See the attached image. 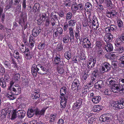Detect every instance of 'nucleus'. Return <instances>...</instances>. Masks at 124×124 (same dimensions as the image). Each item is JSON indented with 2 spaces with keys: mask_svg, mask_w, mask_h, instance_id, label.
<instances>
[{
  "mask_svg": "<svg viewBox=\"0 0 124 124\" xmlns=\"http://www.w3.org/2000/svg\"><path fill=\"white\" fill-rule=\"evenodd\" d=\"M14 83H10L11 86L9 89L11 92H8L6 95L7 97L9 98L10 100H13L15 99L14 95H17L21 92V88L19 85L18 84L13 85Z\"/></svg>",
  "mask_w": 124,
  "mask_h": 124,
  "instance_id": "f257e3e1",
  "label": "nucleus"
},
{
  "mask_svg": "<svg viewBox=\"0 0 124 124\" xmlns=\"http://www.w3.org/2000/svg\"><path fill=\"white\" fill-rule=\"evenodd\" d=\"M66 91L67 88L66 87L63 86L62 87L60 91L61 95L60 98L61 99L60 103L61 109L65 108L66 105L67 99L64 96L66 93Z\"/></svg>",
  "mask_w": 124,
  "mask_h": 124,
  "instance_id": "f03ea898",
  "label": "nucleus"
},
{
  "mask_svg": "<svg viewBox=\"0 0 124 124\" xmlns=\"http://www.w3.org/2000/svg\"><path fill=\"white\" fill-rule=\"evenodd\" d=\"M111 65L109 63L105 62L102 64L99 70L101 73H103L109 71L110 69Z\"/></svg>",
  "mask_w": 124,
  "mask_h": 124,
  "instance_id": "7ed1b4c3",
  "label": "nucleus"
},
{
  "mask_svg": "<svg viewBox=\"0 0 124 124\" xmlns=\"http://www.w3.org/2000/svg\"><path fill=\"white\" fill-rule=\"evenodd\" d=\"M40 64H39L36 65L33 64L31 67V71L32 75L34 77H36L37 74V73H39V70Z\"/></svg>",
  "mask_w": 124,
  "mask_h": 124,
  "instance_id": "20e7f679",
  "label": "nucleus"
},
{
  "mask_svg": "<svg viewBox=\"0 0 124 124\" xmlns=\"http://www.w3.org/2000/svg\"><path fill=\"white\" fill-rule=\"evenodd\" d=\"M82 42L83 46L84 48H89L90 47L91 43L87 38H84Z\"/></svg>",
  "mask_w": 124,
  "mask_h": 124,
  "instance_id": "39448f33",
  "label": "nucleus"
},
{
  "mask_svg": "<svg viewBox=\"0 0 124 124\" xmlns=\"http://www.w3.org/2000/svg\"><path fill=\"white\" fill-rule=\"evenodd\" d=\"M116 102L114 105V107L120 109L124 108V99L121 100Z\"/></svg>",
  "mask_w": 124,
  "mask_h": 124,
  "instance_id": "423d86ee",
  "label": "nucleus"
},
{
  "mask_svg": "<svg viewBox=\"0 0 124 124\" xmlns=\"http://www.w3.org/2000/svg\"><path fill=\"white\" fill-rule=\"evenodd\" d=\"M117 82V80L116 78L113 77L109 78L107 80V83L108 85H109L110 86L116 84Z\"/></svg>",
  "mask_w": 124,
  "mask_h": 124,
  "instance_id": "0eeeda50",
  "label": "nucleus"
},
{
  "mask_svg": "<svg viewBox=\"0 0 124 124\" xmlns=\"http://www.w3.org/2000/svg\"><path fill=\"white\" fill-rule=\"evenodd\" d=\"M112 117V116L110 114L108 113L104 114L102 115V121L104 122L106 121H109L111 119Z\"/></svg>",
  "mask_w": 124,
  "mask_h": 124,
  "instance_id": "6e6552de",
  "label": "nucleus"
},
{
  "mask_svg": "<svg viewBox=\"0 0 124 124\" xmlns=\"http://www.w3.org/2000/svg\"><path fill=\"white\" fill-rule=\"evenodd\" d=\"M41 31L40 27L38 26L34 27L32 31V35L34 37H36L40 33Z\"/></svg>",
  "mask_w": 124,
  "mask_h": 124,
  "instance_id": "1a4fd4ad",
  "label": "nucleus"
},
{
  "mask_svg": "<svg viewBox=\"0 0 124 124\" xmlns=\"http://www.w3.org/2000/svg\"><path fill=\"white\" fill-rule=\"evenodd\" d=\"M39 68L40 69L39 70V74H46L47 73V72L48 70V69L44 66H42L41 64Z\"/></svg>",
  "mask_w": 124,
  "mask_h": 124,
  "instance_id": "9d476101",
  "label": "nucleus"
},
{
  "mask_svg": "<svg viewBox=\"0 0 124 124\" xmlns=\"http://www.w3.org/2000/svg\"><path fill=\"white\" fill-rule=\"evenodd\" d=\"M113 38V36L111 34H106L104 37V40L107 43H108L111 41Z\"/></svg>",
  "mask_w": 124,
  "mask_h": 124,
  "instance_id": "9b49d317",
  "label": "nucleus"
},
{
  "mask_svg": "<svg viewBox=\"0 0 124 124\" xmlns=\"http://www.w3.org/2000/svg\"><path fill=\"white\" fill-rule=\"evenodd\" d=\"M95 88L97 89H100L103 88L104 86L103 82L101 80H100L96 83L94 85Z\"/></svg>",
  "mask_w": 124,
  "mask_h": 124,
  "instance_id": "f8f14e48",
  "label": "nucleus"
},
{
  "mask_svg": "<svg viewBox=\"0 0 124 124\" xmlns=\"http://www.w3.org/2000/svg\"><path fill=\"white\" fill-rule=\"evenodd\" d=\"M10 111L7 108L3 109L1 112L0 117L1 119H4L5 118L7 114V113H10Z\"/></svg>",
  "mask_w": 124,
  "mask_h": 124,
  "instance_id": "ddd939ff",
  "label": "nucleus"
},
{
  "mask_svg": "<svg viewBox=\"0 0 124 124\" xmlns=\"http://www.w3.org/2000/svg\"><path fill=\"white\" fill-rule=\"evenodd\" d=\"M76 102L74 104L73 106L76 107L77 108H78L82 104V100L78 98H76Z\"/></svg>",
  "mask_w": 124,
  "mask_h": 124,
  "instance_id": "4468645a",
  "label": "nucleus"
},
{
  "mask_svg": "<svg viewBox=\"0 0 124 124\" xmlns=\"http://www.w3.org/2000/svg\"><path fill=\"white\" fill-rule=\"evenodd\" d=\"M17 116L19 118H23L25 115L26 112L23 110H21L16 111Z\"/></svg>",
  "mask_w": 124,
  "mask_h": 124,
  "instance_id": "2eb2a0df",
  "label": "nucleus"
},
{
  "mask_svg": "<svg viewBox=\"0 0 124 124\" xmlns=\"http://www.w3.org/2000/svg\"><path fill=\"white\" fill-rule=\"evenodd\" d=\"M20 78L19 74L18 73H15L13 78L12 81L11 83H17L19 81Z\"/></svg>",
  "mask_w": 124,
  "mask_h": 124,
  "instance_id": "dca6fc26",
  "label": "nucleus"
},
{
  "mask_svg": "<svg viewBox=\"0 0 124 124\" xmlns=\"http://www.w3.org/2000/svg\"><path fill=\"white\" fill-rule=\"evenodd\" d=\"M79 81L77 79H74L71 85L72 87L73 88H75V89H78V86L79 85Z\"/></svg>",
  "mask_w": 124,
  "mask_h": 124,
  "instance_id": "f3484780",
  "label": "nucleus"
},
{
  "mask_svg": "<svg viewBox=\"0 0 124 124\" xmlns=\"http://www.w3.org/2000/svg\"><path fill=\"white\" fill-rule=\"evenodd\" d=\"M95 62L94 61V59H91L87 63L88 68L90 69H93V68L94 66Z\"/></svg>",
  "mask_w": 124,
  "mask_h": 124,
  "instance_id": "a211bd4d",
  "label": "nucleus"
},
{
  "mask_svg": "<svg viewBox=\"0 0 124 124\" xmlns=\"http://www.w3.org/2000/svg\"><path fill=\"white\" fill-rule=\"evenodd\" d=\"M107 43V44L105 46V49L107 52L111 51L113 49L112 45L110 43Z\"/></svg>",
  "mask_w": 124,
  "mask_h": 124,
  "instance_id": "6ab92c4d",
  "label": "nucleus"
},
{
  "mask_svg": "<svg viewBox=\"0 0 124 124\" xmlns=\"http://www.w3.org/2000/svg\"><path fill=\"white\" fill-rule=\"evenodd\" d=\"M111 86V91L114 93H118L119 91L118 85L116 84Z\"/></svg>",
  "mask_w": 124,
  "mask_h": 124,
  "instance_id": "aec40b11",
  "label": "nucleus"
},
{
  "mask_svg": "<svg viewBox=\"0 0 124 124\" xmlns=\"http://www.w3.org/2000/svg\"><path fill=\"white\" fill-rule=\"evenodd\" d=\"M93 20L92 23V25L97 29L99 25L98 20L95 16H93Z\"/></svg>",
  "mask_w": 124,
  "mask_h": 124,
  "instance_id": "412c9836",
  "label": "nucleus"
},
{
  "mask_svg": "<svg viewBox=\"0 0 124 124\" xmlns=\"http://www.w3.org/2000/svg\"><path fill=\"white\" fill-rule=\"evenodd\" d=\"M35 109L33 108H32L30 109H29L28 110L27 116L29 118L32 117L35 113Z\"/></svg>",
  "mask_w": 124,
  "mask_h": 124,
  "instance_id": "4be33fe9",
  "label": "nucleus"
},
{
  "mask_svg": "<svg viewBox=\"0 0 124 124\" xmlns=\"http://www.w3.org/2000/svg\"><path fill=\"white\" fill-rule=\"evenodd\" d=\"M101 99V97L100 96H94L92 98V101L95 103H98Z\"/></svg>",
  "mask_w": 124,
  "mask_h": 124,
  "instance_id": "5701e85b",
  "label": "nucleus"
},
{
  "mask_svg": "<svg viewBox=\"0 0 124 124\" xmlns=\"http://www.w3.org/2000/svg\"><path fill=\"white\" fill-rule=\"evenodd\" d=\"M102 108L103 107L101 106L96 105L93 107V109L94 112H98L102 109Z\"/></svg>",
  "mask_w": 124,
  "mask_h": 124,
  "instance_id": "b1692460",
  "label": "nucleus"
},
{
  "mask_svg": "<svg viewBox=\"0 0 124 124\" xmlns=\"http://www.w3.org/2000/svg\"><path fill=\"white\" fill-rule=\"evenodd\" d=\"M40 94L39 91L35 90L32 94V98L33 99H37L40 97Z\"/></svg>",
  "mask_w": 124,
  "mask_h": 124,
  "instance_id": "393cba45",
  "label": "nucleus"
},
{
  "mask_svg": "<svg viewBox=\"0 0 124 124\" xmlns=\"http://www.w3.org/2000/svg\"><path fill=\"white\" fill-rule=\"evenodd\" d=\"M47 108H44L40 110H37L35 111V114L37 115H44V113L45 111V110L47 109Z\"/></svg>",
  "mask_w": 124,
  "mask_h": 124,
  "instance_id": "a878e982",
  "label": "nucleus"
},
{
  "mask_svg": "<svg viewBox=\"0 0 124 124\" xmlns=\"http://www.w3.org/2000/svg\"><path fill=\"white\" fill-rule=\"evenodd\" d=\"M69 33L70 36V40L73 39L74 38L73 29L71 27L69 28Z\"/></svg>",
  "mask_w": 124,
  "mask_h": 124,
  "instance_id": "bb28decb",
  "label": "nucleus"
},
{
  "mask_svg": "<svg viewBox=\"0 0 124 124\" xmlns=\"http://www.w3.org/2000/svg\"><path fill=\"white\" fill-rule=\"evenodd\" d=\"M45 45V42H41L39 44L38 48L40 50H42L44 49Z\"/></svg>",
  "mask_w": 124,
  "mask_h": 124,
  "instance_id": "cd10ccee",
  "label": "nucleus"
},
{
  "mask_svg": "<svg viewBox=\"0 0 124 124\" xmlns=\"http://www.w3.org/2000/svg\"><path fill=\"white\" fill-rule=\"evenodd\" d=\"M5 67L8 69H10L11 68V64L9 61H5L3 62Z\"/></svg>",
  "mask_w": 124,
  "mask_h": 124,
  "instance_id": "c85d7f7f",
  "label": "nucleus"
},
{
  "mask_svg": "<svg viewBox=\"0 0 124 124\" xmlns=\"http://www.w3.org/2000/svg\"><path fill=\"white\" fill-rule=\"evenodd\" d=\"M116 50L119 53H121L123 52L124 49L122 46H118L115 47Z\"/></svg>",
  "mask_w": 124,
  "mask_h": 124,
  "instance_id": "c756f323",
  "label": "nucleus"
},
{
  "mask_svg": "<svg viewBox=\"0 0 124 124\" xmlns=\"http://www.w3.org/2000/svg\"><path fill=\"white\" fill-rule=\"evenodd\" d=\"M107 6L109 7L110 9H111L114 7V5L112 4L111 0H107Z\"/></svg>",
  "mask_w": 124,
  "mask_h": 124,
  "instance_id": "7c9ffc66",
  "label": "nucleus"
},
{
  "mask_svg": "<svg viewBox=\"0 0 124 124\" xmlns=\"http://www.w3.org/2000/svg\"><path fill=\"white\" fill-rule=\"evenodd\" d=\"M50 23H51L52 26L55 25H57L59 23V21L58 19H54L53 18H51L50 20Z\"/></svg>",
  "mask_w": 124,
  "mask_h": 124,
  "instance_id": "2f4dec72",
  "label": "nucleus"
},
{
  "mask_svg": "<svg viewBox=\"0 0 124 124\" xmlns=\"http://www.w3.org/2000/svg\"><path fill=\"white\" fill-rule=\"evenodd\" d=\"M70 37L68 34L65 35L63 39V41L64 43H67L68 42Z\"/></svg>",
  "mask_w": 124,
  "mask_h": 124,
  "instance_id": "473e14b6",
  "label": "nucleus"
},
{
  "mask_svg": "<svg viewBox=\"0 0 124 124\" xmlns=\"http://www.w3.org/2000/svg\"><path fill=\"white\" fill-rule=\"evenodd\" d=\"M122 41L120 38H117L115 42V47L120 46L121 44Z\"/></svg>",
  "mask_w": 124,
  "mask_h": 124,
  "instance_id": "72a5a7b5",
  "label": "nucleus"
},
{
  "mask_svg": "<svg viewBox=\"0 0 124 124\" xmlns=\"http://www.w3.org/2000/svg\"><path fill=\"white\" fill-rule=\"evenodd\" d=\"M118 63L117 61H113L112 62V68L115 70L116 69L117 67Z\"/></svg>",
  "mask_w": 124,
  "mask_h": 124,
  "instance_id": "f704fd0d",
  "label": "nucleus"
},
{
  "mask_svg": "<svg viewBox=\"0 0 124 124\" xmlns=\"http://www.w3.org/2000/svg\"><path fill=\"white\" fill-rule=\"evenodd\" d=\"M85 6L88 10H90L92 9L93 6L90 2L86 3L85 4Z\"/></svg>",
  "mask_w": 124,
  "mask_h": 124,
  "instance_id": "c9c22d12",
  "label": "nucleus"
},
{
  "mask_svg": "<svg viewBox=\"0 0 124 124\" xmlns=\"http://www.w3.org/2000/svg\"><path fill=\"white\" fill-rule=\"evenodd\" d=\"M76 21L75 20H71L68 22L69 26H74Z\"/></svg>",
  "mask_w": 124,
  "mask_h": 124,
  "instance_id": "e433bc0d",
  "label": "nucleus"
},
{
  "mask_svg": "<svg viewBox=\"0 0 124 124\" xmlns=\"http://www.w3.org/2000/svg\"><path fill=\"white\" fill-rule=\"evenodd\" d=\"M65 58L68 60H69L71 57V54L69 51H66L64 54Z\"/></svg>",
  "mask_w": 124,
  "mask_h": 124,
  "instance_id": "4c0bfd02",
  "label": "nucleus"
},
{
  "mask_svg": "<svg viewBox=\"0 0 124 124\" xmlns=\"http://www.w3.org/2000/svg\"><path fill=\"white\" fill-rule=\"evenodd\" d=\"M78 7V9L82 13L85 10V8H83V6L81 4H79L77 5Z\"/></svg>",
  "mask_w": 124,
  "mask_h": 124,
  "instance_id": "58836bf2",
  "label": "nucleus"
},
{
  "mask_svg": "<svg viewBox=\"0 0 124 124\" xmlns=\"http://www.w3.org/2000/svg\"><path fill=\"white\" fill-rule=\"evenodd\" d=\"M13 56L16 59H20V57L19 56V53L16 50H15L13 54Z\"/></svg>",
  "mask_w": 124,
  "mask_h": 124,
  "instance_id": "ea45409f",
  "label": "nucleus"
},
{
  "mask_svg": "<svg viewBox=\"0 0 124 124\" xmlns=\"http://www.w3.org/2000/svg\"><path fill=\"white\" fill-rule=\"evenodd\" d=\"M16 110H14L12 114L11 117L10 119L13 120L16 118L17 116V115L16 114Z\"/></svg>",
  "mask_w": 124,
  "mask_h": 124,
  "instance_id": "a19ab883",
  "label": "nucleus"
},
{
  "mask_svg": "<svg viewBox=\"0 0 124 124\" xmlns=\"http://www.w3.org/2000/svg\"><path fill=\"white\" fill-rule=\"evenodd\" d=\"M29 124H44V123L41 122L39 123L37 120H33L30 122Z\"/></svg>",
  "mask_w": 124,
  "mask_h": 124,
  "instance_id": "79ce46f5",
  "label": "nucleus"
},
{
  "mask_svg": "<svg viewBox=\"0 0 124 124\" xmlns=\"http://www.w3.org/2000/svg\"><path fill=\"white\" fill-rule=\"evenodd\" d=\"M117 22L119 28H122L123 27V23L121 19H118L117 21Z\"/></svg>",
  "mask_w": 124,
  "mask_h": 124,
  "instance_id": "37998d69",
  "label": "nucleus"
},
{
  "mask_svg": "<svg viewBox=\"0 0 124 124\" xmlns=\"http://www.w3.org/2000/svg\"><path fill=\"white\" fill-rule=\"evenodd\" d=\"M88 91V89L85 87H84L83 88L81 92L82 93V94L83 95H84L86 94Z\"/></svg>",
  "mask_w": 124,
  "mask_h": 124,
  "instance_id": "c03bdc74",
  "label": "nucleus"
},
{
  "mask_svg": "<svg viewBox=\"0 0 124 124\" xmlns=\"http://www.w3.org/2000/svg\"><path fill=\"white\" fill-rule=\"evenodd\" d=\"M60 58H58L56 57H55L54 59V62L56 64H59V62H60V63H61V64L63 63L62 61H60Z\"/></svg>",
  "mask_w": 124,
  "mask_h": 124,
  "instance_id": "a18cd8bd",
  "label": "nucleus"
},
{
  "mask_svg": "<svg viewBox=\"0 0 124 124\" xmlns=\"http://www.w3.org/2000/svg\"><path fill=\"white\" fill-rule=\"evenodd\" d=\"M56 12H52L51 14V16L52 17V18H53L54 19H58V17L56 14Z\"/></svg>",
  "mask_w": 124,
  "mask_h": 124,
  "instance_id": "49530a36",
  "label": "nucleus"
},
{
  "mask_svg": "<svg viewBox=\"0 0 124 124\" xmlns=\"http://www.w3.org/2000/svg\"><path fill=\"white\" fill-rule=\"evenodd\" d=\"M32 55L30 54V52L25 54V58L27 59H31L32 57Z\"/></svg>",
  "mask_w": 124,
  "mask_h": 124,
  "instance_id": "de8ad7c7",
  "label": "nucleus"
},
{
  "mask_svg": "<svg viewBox=\"0 0 124 124\" xmlns=\"http://www.w3.org/2000/svg\"><path fill=\"white\" fill-rule=\"evenodd\" d=\"M65 6L67 7H70L71 5L70 0H66L65 2Z\"/></svg>",
  "mask_w": 124,
  "mask_h": 124,
  "instance_id": "09e8293b",
  "label": "nucleus"
},
{
  "mask_svg": "<svg viewBox=\"0 0 124 124\" xmlns=\"http://www.w3.org/2000/svg\"><path fill=\"white\" fill-rule=\"evenodd\" d=\"M75 36L77 39H78L80 38L79 31L78 30L75 32Z\"/></svg>",
  "mask_w": 124,
  "mask_h": 124,
  "instance_id": "8fccbe9b",
  "label": "nucleus"
},
{
  "mask_svg": "<svg viewBox=\"0 0 124 124\" xmlns=\"http://www.w3.org/2000/svg\"><path fill=\"white\" fill-rule=\"evenodd\" d=\"M109 27H107L105 28V31L106 34H111L112 32Z\"/></svg>",
  "mask_w": 124,
  "mask_h": 124,
  "instance_id": "3c124183",
  "label": "nucleus"
},
{
  "mask_svg": "<svg viewBox=\"0 0 124 124\" xmlns=\"http://www.w3.org/2000/svg\"><path fill=\"white\" fill-rule=\"evenodd\" d=\"M109 27L112 32V31H116V25L111 24L110 25Z\"/></svg>",
  "mask_w": 124,
  "mask_h": 124,
  "instance_id": "603ef678",
  "label": "nucleus"
},
{
  "mask_svg": "<svg viewBox=\"0 0 124 124\" xmlns=\"http://www.w3.org/2000/svg\"><path fill=\"white\" fill-rule=\"evenodd\" d=\"M110 53L109 56L110 57H111L113 58H115L117 56V53L116 52H113Z\"/></svg>",
  "mask_w": 124,
  "mask_h": 124,
  "instance_id": "864d4df0",
  "label": "nucleus"
},
{
  "mask_svg": "<svg viewBox=\"0 0 124 124\" xmlns=\"http://www.w3.org/2000/svg\"><path fill=\"white\" fill-rule=\"evenodd\" d=\"M50 19L48 18L46 19L45 25L46 27H47L49 26V25L50 24Z\"/></svg>",
  "mask_w": 124,
  "mask_h": 124,
  "instance_id": "5fc2aeb1",
  "label": "nucleus"
},
{
  "mask_svg": "<svg viewBox=\"0 0 124 124\" xmlns=\"http://www.w3.org/2000/svg\"><path fill=\"white\" fill-rule=\"evenodd\" d=\"M0 85L1 86L4 88L6 87L5 82L4 81V79H3V80H1L0 81Z\"/></svg>",
  "mask_w": 124,
  "mask_h": 124,
  "instance_id": "6e6d98bb",
  "label": "nucleus"
},
{
  "mask_svg": "<svg viewBox=\"0 0 124 124\" xmlns=\"http://www.w3.org/2000/svg\"><path fill=\"white\" fill-rule=\"evenodd\" d=\"M110 15L111 17H113L115 16H116L117 15V12L114 10H113L110 12Z\"/></svg>",
  "mask_w": 124,
  "mask_h": 124,
  "instance_id": "4d7b16f0",
  "label": "nucleus"
},
{
  "mask_svg": "<svg viewBox=\"0 0 124 124\" xmlns=\"http://www.w3.org/2000/svg\"><path fill=\"white\" fill-rule=\"evenodd\" d=\"M58 15L61 17H62L64 16V13L63 10H60L59 12H56Z\"/></svg>",
  "mask_w": 124,
  "mask_h": 124,
  "instance_id": "13d9d810",
  "label": "nucleus"
},
{
  "mask_svg": "<svg viewBox=\"0 0 124 124\" xmlns=\"http://www.w3.org/2000/svg\"><path fill=\"white\" fill-rule=\"evenodd\" d=\"M72 14L70 12L67 13L66 14V19H70L72 16Z\"/></svg>",
  "mask_w": 124,
  "mask_h": 124,
  "instance_id": "bf43d9fd",
  "label": "nucleus"
},
{
  "mask_svg": "<svg viewBox=\"0 0 124 124\" xmlns=\"http://www.w3.org/2000/svg\"><path fill=\"white\" fill-rule=\"evenodd\" d=\"M98 69H96L94 70L93 71L92 73L93 76H94V77H95V78L96 77V76L98 74Z\"/></svg>",
  "mask_w": 124,
  "mask_h": 124,
  "instance_id": "052dcab7",
  "label": "nucleus"
},
{
  "mask_svg": "<svg viewBox=\"0 0 124 124\" xmlns=\"http://www.w3.org/2000/svg\"><path fill=\"white\" fill-rule=\"evenodd\" d=\"M94 119H95L93 117L90 118L88 120V124H92L94 122L95 120Z\"/></svg>",
  "mask_w": 124,
  "mask_h": 124,
  "instance_id": "680f3d73",
  "label": "nucleus"
},
{
  "mask_svg": "<svg viewBox=\"0 0 124 124\" xmlns=\"http://www.w3.org/2000/svg\"><path fill=\"white\" fill-rule=\"evenodd\" d=\"M62 46L61 44H59L57 45L56 49L57 50L60 51L62 50Z\"/></svg>",
  "mask_w": 124,
  "mask_h": 124,
  "instance_id": "e2e57ef3",
  "label": "nucleus"
},
{
  "mask_svg": "<svg viewBox=\"0 0 124 124\" xmlns=\"http://www.w3.org/2000/svg\"><path fill=\"white\" fill-rule=\"evenodd\" d=\"M57 32L58 33V34H61L62 33L63 30L61 27H59L57 28Z\"/></svg>",
  "mask_w": 124,
  "mask_h": 124,
  "instance_id": "0e129e2a",
  "label": "nucleus"
},
{
  "mask_svg": "<svg viewBox=\"0 0 124 124\" xmlns=\"http://www.w3.org/2000/svg\"><path fill=\"white\" fill-rule=\"evenodd\" d=\"M103 53V50L102 49H99L98 51L97 54L98 56H100L101 55H102Z\"/></svg>",
  "mask_w": 124,
  "mask_h": 124,
  "instance_id": "69168bd1",
  "label": "nucleus"
},
{
  "mask_svg": "<svg viewBox=\"0 0 124 124\" xmlns=\"http://www.w3.org/2000/svg\"><path fill=\"white\" fill-rule=\"evenodd\" d=\"M40 17V19L41 20L43 19V18H46V14L45 13L40 14L39 15Z\"/></svg>",
  "mask_w": 124,
  "mask_h": 124,
  "instance_id": "338daca9",
  "label": "nucleus"
},
{
  "mask_svg": "<svg viewBox=\"0 0 124 124\" xmlns=\"http://www.w3.org/2000/svg\"><path fill=\"white\" fill-rule=\"evenodd\" d=\"M57 114H51L50 116L51 119L54 120L56 118Z\"/></svg>",
  "mask_w": 124,
  "mask_h": 124,
  "instance_id": "774afa93",
  "label": "nucleus"
}]
</instances>
